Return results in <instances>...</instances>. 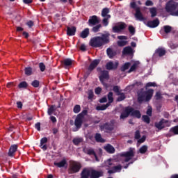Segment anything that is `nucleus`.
Listing matches in <instances>:
<instances>
[{"label":"nucleus","instance_id":"obj_4","mask_svg":"<svg viewBox=\"0 0 178 178\" xmlns=\"http://www.w3.org/2000/svg\"><path fill=\"white\" fill-rule=\"evenodd\" d=\"M115 123L116 121L115 120H111L110 122H105L104 124L99 126L101 131H104V133H112L115 130Z\"/></svg>","mask_w":178,"mask_h":178},{"label":"nucleus","instance_id":"obj_24","mask_svg":"<svg viewBox=\"0 0 178 178\" xmlns=\"http://www.w3.org/2000/svg\"><path fill=\"white\" fill-rule=\"evenodd\" d=\"M90 35V29L86 28L82 32L80 33L81 38H87Z\"/></svg>","mask_w":178,"mask_h":178},{"label":"nucleus","instance_id":"obj_60","mask_svg":"<svg viewBox=\"0 0 178 178\" xmlns=\"http://www.w3.org/2000/svg\"><path fill=\"white\" fill-rule=\"evenodd\" d=\"M101 91H102V88H101L99 87L96 88L95 90V94H97V95H99V94H101Z\"/></svg>","mask_w":178,"mask_h":178},{"label":"nucleus","instance_id":"obj_30","mask_svg":"<svg viewBox=\"0 0 178 178\" xmlns=\"http://www.w3.org/2000/svg\"><path fill=\"white\" fill-rule=\"evenodd\" d=\"M108 106H111L109 103H107L106 104H102V106H97L96 107L97 111H105Z\"/></svg>","mask_w":178,"mask_h":178},{"label":"nucleus","instance_id":"obj_48","mask_svg":"<svg viewBox=\"0 0 178 178\" xmlns=\"http://www.w3.org/2000/svg\"><path fill=\"white\" fill-rule=\"evenodd\" d=\"M81 111V106L79 104H76L73 108L74 113H79Z\"/></svg>","mask_w":178,"mask_h":178},{"label":"nucleus","instance_id":"obj_41","mask_svg":"<svg viewBox=\"0 0 178 178\" xmlns=\"http://www.w3.org/2000/svg\"><path fill=\"white\" fill-rule=\"evenodd\" d=\"M128 31L130 33L131 35H134L136 34V28L132 25H129L128 27Z\"/></svg>","mask_w":178,"mask_h":178},{"label":"nucleus","instance_id":"obj_63","mask_svg":"<svg viewBox=\"0 0 178 178\" xmlns=\"http://www.w3.org/2000/svg\"><path fill=\"white\" fill-rule=\"evenodd\" d=\"M155 98L156 99H161V92H156V95H155Z\"/></svg>","mask_w":178,"mask_h":178},{"label":"nucleus","instance_id":"obj_47","mask_svg":"<svg viewBox=\"0 0 178 178\" xmlns=\"http://www.w3.org/2000/svg\"><path fill=\"white\" fill-rule=\"evenodd\" d=\"M29 84L26 81H22L18 85V88H27Z\"/></svg>","mask_w":178,"mask_h":178},{"label":"nucleus","instance_id":"obj_15","mask_svg":"<svg viewBox=\"0 0 178 178\" xmlns=\"http://www.w3.org/2000/svg\"><path fill=\"white\" fill-rule=\"evenodd\" d=\"M129 110L131 111L130 115L133 118H136L137 119L141 118V113L138 110H135L134 108L129 106Z\"/></svg>","mask_w":178,"mask_h":178},{"label":"nucleus","instance_id":"obj_3","mask_svg":"<svg viewBox=\"0 0 178 178\" xmlns=\"http://www.w3.org/2000/svg\"><path fill=\"white\" fill-rule=\"evenodd\" d=\"M165 10L171 16H178V3L173 0L169 1L166 3Z\"/></svg>","mask_w":178,"mask_h":178},{"label":"nucleus","instance_id":"obj_2","mask_svg":"<svg viewBox=\"0 0 178 178\" xmlns=\"http://www.w3.org/2000/svg\"><path fill=\"white\" fill-rule=\"evenodd\" d=\"M152 95H154V89H149L147 91L141 89L138 92L137 101L139 104L149 102L152 99Z\"/></svg>","mask_w":178,"mask_h":178},{"label":"nucleus","instance_id":"obj_26","mask_svg":"<svg viewBox=\"0 0 178 178\" xmlns=\"http://www.w3.org/2000/svg\"><path fill=\"white\" fill-rule=\"evenodd\" d=\"M95 140L96 143H105V139L102 138V136L99 133L95 135Z\"/></svg>","mask_w":178,"mask_h":178},{"label":"nucleus","instance_id":"obj_61","mask_svg":"<svg viewBox=\"0 0 178 178\" xmlns=\"http://www.w3.org/2000/svg\"><path fill=\"white\" fill-rule=\"evenodd\" d=\"M146 113H147V116H152V107L149 108L147 110Z\"/></svg>","mask_w":178,"mask_h":178},{"label":"nucleus","instance_id":"obj_34","mask_svg":"<svg viewBox=\"0 0 178 178\" xmlns=\"http://www.w3.org/2000/svg\"><path fill=\"white\" fill-rule=\"evenodd\" d=\"M117 95H120L117 98L118 102H122V101H124V99H126V95H124V92L118 93Z\"/></svg>","mask_w":178,"mask_h":178},{"label":"nucleus","instance_id":"obj_45","mask_svg":"<svg viewBox=\"0 0 178 178\" xmlns=\"http://www.w3.org/2000/svg\"><path fill=\"white\" fill-rule=\"evenodd\" d=\"M148 151V147L147 145H143L139 149L140 154H145Z\"/></svg>","mask_w":178,"mask_h":178},{"label":"nucleus","instance_id":"obj_33","mask_svg":"<svg viewBox=\"0 0 178 178\" xmlns=\"http://www.w3.org/2000/svg\"><path fill=\"white\" fill-rule=\"evenodd\" d=\"M83 138H74L72 140V143L74 145H79L81 143H83Z\"/></svg>","mask_w":178,"mask_h":178},{"label":"nucleus","instance_id":"obj_21","mask_svg":"<svg viewBox=\"0 0 178 178\" xmlns=\"http://www.w3.org/2000/svg\"><path fill=\"white\" fill-rule=\"evenodd\" d=\"M76 30H77V28H76V26H71V27L67 26V35H69V37L75 35Z\"/></svg>","mask_w":178,"mask_h":178},{"label":"nucleus","instance_id":"obj_38","mask_svg":"<svg viewBox=\"0 0 178 178\" xmlns=\"http://www.w3.org/2000/svg\"><path fill=\"white\" fill-rule=\"evenodd\" d=\"M109 19H111V15H107V17H104V18L102 20L103 25L106 27L108 24H109Z\"/></svg>","mask_w":178,"mask_h":178},{"label":"nucleus","instance_id":"obj_16","mask_svg":"<svg viewBox=\"0 0 178 178\" xmlns=\"http://www.w3.org/2000/svg\"><path fill=\"white\" fill-rule=\"evenodd\" d=\"M126 29V24L122 23L120 25H115L113 27V33H120L122 30H124Z\"/></svg>","mask_w":178,"mask_h":178},{"label":"nucleus","instance_id":"obj_49","mask_svg":"<svg viewBox=\"0 0 178 178\" xmlns=\"http://www.w3.org/2000/svg\"><path fill=\"white\" fill-rule=\"evenodd\" d=\"M151 13V17H155L157 15L156 8H151L149 10Z\"/></svg>","mask_w":178,"mask_h":178},{"label":"nucleus","instance_id":"obj_35","mask_svg":"<svg viewBox=\"0 0 178 178\" xmlns=\"http://www.w3.org/2000/svg\"><path fill=\"white\" fill-rule=\"evenodd\" d=\"M137 67H138V63L136 62L131 66L129 70L128 71V73L136 72V70L137 69Z\"/></svg>","mask_w":178,"mask_h":178},{"label":"nucleus","instance_id":"obj_18","mask_svg":"<svg viewBox=\"0 0 178 178\" xmlns=\"http://www.w3.org/2000/svg\"><path fill=\"white\" fill-rule=\"evenodd\" d=\"M100 62L101 60L99 59L93 60L92 62L90 64L88 70H89V72H92V70H94V69H95V67L99 65Z\"/></svg>","mask_w":178,"mask_h":178},{"label":"nucleus","instance_id":"obj_23","mask_svg":"<svg viewBox=\"0 0 178 178\" xmlns=\"http://www.w3.org/2000/svg\"><path fill=\"white\" fill-rule=\"evenodd\" d=\"M104 149L108 152V154H115V147H113L111 144H107L104 147Z\"/></svg>","mask_w":178,"mask_h":178},{"label":"nucleus","instance_id":"obj_64","mask_svg":"<svg viewBox=\"0 0 178 178\" xmlns=\"http://www.w3.org/2000/svg\"><path fill=\"white\" fill-rule=\"evenodd\" d=\"M15 86H16V85L13 82H10V83H7L8 88H12V87H15Z\"/></svg>","mask_w":178,"mask_h":178},{"label":"nucleus","instance_id":"obj_10","mask_svg":"<svg viewBox=\"0 0 178 178\" xmlns=\"http://www.w3.org/2000/svg\"><path fill=\"white\" fill-rule=\"evenodd\" d=\"M81 115H78L74 121V125L76 127V130H73V131H77L79 129H81V126H83V118H81Z\"/></svg>","mask_w":178,"mask_h":178},{"label":"nucleus","instance_id":"obj_42","mask_svg":"<svg viewBox=\"0 0 178 178\" xmlns=\"http://www.w3.org/2000/svg\"><path fill=\"white\" fill-rule=\"evenodd\" d=\"M117 45L118 47H126V45H127V40H118Z\"/></svg>","mask_w":178,"mask_h":178},{"label":"nucleus","instance_id":"obj_11","mask_svg":"<svg viewBox=\"0 0 178 178\" xmlns=\"http://www.w3.org/2000/svg\"><path fill=\"white\" fill-rule=\"evenodd\" d=\"M168 120L162 118L159 122H155L154 126L159 131L163 130L165 129V123H168Z\"/></svg>","mask_w":178,"mask_h":178},{"label":"nucleus","instance_id":"obj_20","mask_svg":"<svg viewBox=\"0 0 178 178\" xmlns=\"http://www.w3.org/2000/svg\"><path fill=\"white\" fill-rule=\"evenodd\" d=\"M54 165L56 166V168H65L67 166V161L64 158L59 162L54 161Z\"/></svg>","mask_w":178,"mask_h":178},{"label":"nucleus","instance_id":"obj_6","mask_svg":"<svg viewBox=\"0 0 178 178\" xmlns=\"http://www.w3.org/2000/svg\"><path fill=\"white\" fill-rule=\"evenodd\" d=\"M81 169V163L74 161H70V167L68 168L69 175H74V173H79Z\"/></svg>","mask_w":178,"mask_h":178},{"label":"nucleus","instance_id":"obj_43","mask_svg":"<svg viewBox=\"0 0 178 178\" xmlns=\"http://www.w3.org/2000/svg\"><path fill=\"white\" fill-rule=\"evenodd\" d=\"M113 169L115 173L122 172V165L119 164L118 165L114 166L112 168Z\"/></svg>","mask_w":178,"mask_h":178},{"label":"nucleus","instance_id":"obj_25","mask_svg":"<svg viewBox=\"0 0 178 178\" xmlns=\"http://www.w3.org/2000/svg\"><path fill=\"white\" fill-rule=\"evenodd\" d=\"M122 156L133 158L134 157V152L133 149L130 148L129 151L122 154Z\"/></svg>","mask_w":178,"mask_h":178},{"label":"nucleus","instance_id":"obj_54","mask_svg":"<svg viewBox=\"0 0 178 178\" xmlns=\"http://www.w3.org/2000/svg\"><path fill=\"white\" fill-rule=\"evenodd\" d=\"M47 143H48V138L47 137H44L40 140V145H44Z\"/></svg>","mask_w":178,"mask_h":178},{"label":"nucleus","instance_id":"obj_5","mask_svg":"<svg viewBox=\"0 0 178 178\" xmlns=\"http://www.w3.org/2000/svg\"><path fill=\"white\" fill-rule=\"evenodd\" d=\"M130 6L136 11L135 17L136 20H139V22H145V20H147V19L144 17V15H143V13H141V8L137 6L136 2H131Z\"/></svg>","mask_w":178,"mask_h":178},{"label":"nucleus","instance_id":"obj_8","mask_svg":"<svg viewBox=\"0 0 178 178\" xmlns=\"http://www.w3.org/2000/svg\"><path fill=\"white\" fill-rule=\"evenodd\" d=\"M88 24V26H90V27H92L94 26H97V24H99V19H98V17L97 15L90 17Z\"/></svg>","mask_w":178,"mask_h":178},{"label":"nucleus","instance_id":"obj_36","mask_svg":"<svg viewBox=\"0 0 178 178\" xmlns=\"http://www.w3.org/2000/svg\"><path fill=\"white\" fill-rule=\"evenodd\" d=\"M107 98L108 100V104H109V105H111V104H112V102H113V92H109L107 95Z\"/></svg>","mask_w":178,"mask_h":178},{"label":"nucleus","instance_id":"obj_14","mask_svg":"<svg viewBox=\"0 0 178 178\" xmlns=\"http://www.w3.org/2000/svg\"><path fill=\"white\" fill-rule=\"evenodd\" d=\"M147 26V27H150V29H155V27H158L159 26V19L156 18L152 21H148Z\"/></svg>","mask_w":178,"mask_h":178},{"label":"nucleus","instance_id":"obj_13","mask_svg":"<svg viewBox=\"0 0 178 178\" xmlns=\"http://www.w3.org/2000/svg\"><path fill=\"white\" fill-rule=\"evenodd\" d=\"M17 148H19V145L14 144L12 145L8 150V156H10V158H13L15 155L16 154V151H17Z\"/></svg>","mask_w":178,"mask_h":178},{"label":"nucleus","instance_id":"obj_55","mask_svg":"<svg viewBox=\"0 0 178 178\" xmlns=\"http://www.w3.org/2000/svg\"><path fill=\"white\" fill-rule=\"evenodd\" d=\"M147 139V137L145 136H143L142 138L140 139H138V144H143Z\"/></svg>","mask_w":178,"mask_h":178},{"label":"nucleus","instance_id":"obj_17","mask_svg":"<svg viewBox=\"0 0 178 178\" xmlns=\"http://www.w3.org/2000/svg\"><path fill=\"white\" fill-rule=\"evenodd\" d=\"M131 110H130V106H127L125 108L124 111H123L120 116V119H126L130 116V113Z\"/></svg>","mask_w":178,"mask_h":178},{"label":"nucleus","instance_id":"obj_40","mask_svg":"<svg viewBox=\"0 0 178 178\" xmlns=\"http://www.w3.org/2000/svg\"><path fill=\"white\" fill-rule=\"evenodd\" d=\"M101 27H102V25H101V24H97L96 26L95 25V26H93L92 28V31L93 33H98V31H99Z\"/></svg>","mask_w":178,"mask_h":178},{"label":"nucleus","instance_id":"obj_1","mask_svg":"<svg viewBox=\"0 0 178 178\" xmlns=\"http://www.w3.org/2000/svg\"><path fill=\"white\" fill-rule=\"evenodd\" d=\"M111 33L105 32L100 33V36H95L92 38L89 42V45L92 48H102L104 45H106L111 42Z\"/></svg>","mask_w":178,"mask_h":178},{"label":"nucleus","instance_id":"obj_37","mask_svg":"<svg viewBox=\"0 0 178 178\" xmlns=\"http://www.w3.org/2000/svg\"><path fill=\"white\" fill-rule=\"evenodd\" d=\"M142 120L145 123H147V124H149V123H151V118H149L148 115H143Z\"/></svg>","mask_w":178,"mask_h":178},{"label":"nucleus","instance_id":"obj_9","mask_svg":"<svg viewBox=\"0 0 178 178\" xmlns=\"http://www.w3.org/2000/svg\"><path fill=\"white\" fill-rule=\"evenodd\" d=\"M165 55H166V49L163 47H159L155 50L153 57L156 58V56H159V58H162Z\"/></svg>","mask_w":178,"mask_h":178},{"label":"nucleus","instance_id":"obj_32","mask_svg":"<svg viewBox=\"0 0 178 178\" xmlns=\"http://www.w3.org/2000/svg\"><path fill=\"white\" fill-rule=\"evenodd\" d=\"M63 64H64V66H72L73 65V60L70 58H66L63 60Z\"/></svg>","mask_w":178,"mask_h":178},{"label":"nucleus","instance_id":"obj_50","mask_svg":"<svg viewBox=\"0 0 178 178\" xmlns=\"http://www.w3.org/2000/svg\"><path fill=\"white\" fill-rule=\"evenodd\" d=\"M31 86H33L35 88H38L40 87V81L38 80H34L31 83Z\"/></svg>","mask_w":178,"mask_h":178},{"label":"nucleus","instance_id":"obj_56","mask_svg":"<svg viewBox=\"0 0 178 178\" xmlns=\"http://www.w3.org/2000/svg\"><path fill=\"white\" fill-rule=\"evenodd\" d=\"M146 87H156V83H155V82H148L146 84Z\"/></svg>","mask_w":178,"mask_h":178},{"label":"nucleus","instance_id":"obj_19","mask_svg":"<svg viewBox=\"0 0 178 178\" xmlns=\"http://www.w3.org/2000/svg\"><path fill=\"white\" fill-rule=\"evenodd\" d=\"M118 66H119V63L115 62L113 63V62L110 61L106 63V69H107V70H113V69H118Z\"/></svg>","mask_w":178,"mask_h":178},{"label":"nucleus","instance_id":"obj_27","mask_svg":"<svg viewBox=\"0 0 178 178\" xmlns=\"http://www.w3.org/2000/svg\"><path fill=\"white\" fill-rule=\"evenodd\" d=\"M84 152L85 154H87V155H95L97 153H95V151L94 150V149L90 147V148H87L86 149H84Z\"/></svg>","mask_w":178,"mask_h":178},{"label":"nucleus","instance_id":"obj_39","mask_svg":"<svg viewBox=\"0 0 178 178\" xmlns=\"http://www.w3.org/2000/svg\"><path fill=\"white\" fill-rule=\"evenodd\" d=\"M170 133H173L175 136H178V125L170 129Z\"/></svg>","mask_w":178,"mask_h":178},{"label":"nucleus","instance_id":"obj_22","mask_svg":"<svg viewBox=\"0 0 178 178\" xmlns=\"http://www.w3.org/2000/svg\"><path fill=\"white\" fill-rule=\"evenodd\" d=\"M106 54L110 59H113V58H115V56L118 55V51H116L115 50H113L111 48H108L106 49Z\"/></svg>","mask_w":178,"mask_h":178},{"label":"nucleus","instance_id":"obj_62","mask_svg":"<svg viewBox=\"0 0 178 178\" xmlns=\"http://www.w3.org/2000/svg\"><path fill=\"white\" fill-rule=\"evenodd\" d=\"M146 6H152L154 5V3L151 0H147L145 2Z\"/></svg>","mask_w":178,"mask_h":178},{"label":"nucleus","instance_id":"obj_52","mask_svg":"<svg viewBox=\"0 0 178 178\" xmlns=\"http://www.w3.org/2000/svg\"><path fill=\"white\" fill-rule=\"evenodd\" d=\"M39 68H40V72H45L46 66L44 64V63H39Z\"/></svg>","mask_w":178,"mask_h":178},{"label":"nucleus","instance_id":"obj_31","mask_svg":"<svg viewBox=\"0 0 178 178\" xmlns=\"http://www.w3.org/2000/svg\"><path fill=\"white\" fill-rule=\"evenodd\" d=\"M24 72L26 76H31V74H33V67H25Z\"/></svg>","mask_w":178,"mask_h":178},{"label":"nucleus","instance_id":"obj_28","mask_svg":"<svg viewBox=\"0 0 178 178\" xmlns=\"http://www.w3.org/2000/svg\"><path fill=\"white\" fill-rule=\"evenodd\" d=\"M131 66V63L127 62L125 63L120 68L121 72H126Z\"/></svg>","mask_w":178,"mask_h":178},{"label":"nucleus","instance_id":"obj_7","mask_svg":"<svg viewBox=\"0 0 178 178\" xmlns=\"http://www.w3.org/2000/svg\"><path fill=\"white\" fill-rule=\"evenodd\" d=\"M99 79L104 87L108 88V83L105 82V80H109V72L106 70L102 71Z\"/></svg>","mask_w":178,"mask_h":178},{"label":"nucleus","instance_id":"obj_53","mask_svg":"<svg viewBox=\"0 0 178 178\" xmlns=\"http://www.w3.org/2000/svg\"><path fill=\"white\" fill-rule=\"evenodd\" d=\"M141 138V134H140V130H137L135 132V139L136 140H140Z\"/></svg>","mask_w":178,"mask_h":178},{"label":"nucleus","instance_id":"obj_58","mask_svg":"<svg viewBox=\"0 0 178 178\" xmlns=\"http://www.w3.org/2000/svg\"><path fill=\"white\" fill-rule=\"evenodd\" d=\"M87 110H83L82 112L78 115H81V118L84 119V116H86V115H87Z\"/></svg>","mask_w":178,"mask_h":178},{"label":"nucleus","instance_id":"obj_44","mask_svg":"<svg viewBox=\"0 0 178 178\" xmlns=\"http://www.w3.org/2000/svg\"><path fill=\"white\" fill-rule=\"evenodd\" d=\"M163 30H164V33H165V34H169V33H170V31H172V26H170L169 25H165L163 26Z\"/></svg>","mask_w":178,"mask_h":178},{"label":"nucleus","instance_id":"obj_46","mask_svg":"<svg viewBox=\"0 0 178 178\" xmlns=\"http://www.w3.org/2000/svg\"><path fill=\"white\" fill-rule=\"evenodd\" d=\"M56 110V108H55L54 105L51 106L50 108H49L48 111H47L48 115H49L51 116V115H52V113H54V112H55Z\"/></svg>","mask_w":178,"mask_h":178},{"label":"nucleus","instance_id":"obj_57","mask_svg":"<svg viewBox=\"0 0 178 178\" xmlns=\"http://www.w3.org/2000/svg\"><path fill=\"white\" fill-rule=\"evenodd\" d=\"M26 26H28V27H29V29H31V27H33V26H34V22L29 20L26 23Z\"/></svg>","mask_w":178,"mask_h":178},{"label":"nucleus","instance_id":"obj_51","mask_svg":"<svg viewBox=\"0 0 178 178\" xmlns=\"http://www.w3.org/2000/svg\"><path fill=\"white\" fill-rule=\"evenodd\" d=\"M113 91L115 93H117V95H118V94H120V87H119L118 86H114L113 88Z\"/></svg>","mask_w":178,"mask_h":178},{"label":"nucleus","instance_id":"obj_29","mask_svg":"<svg viewBox=\"0 0 178 178\" xmlns=\"http://www.w3.org/2000/svg\"><path fill=\"white\" fill-rule=\"evenodd\" d=\"M109 12H110L109 8H103L102 10V17H108V16H111V15L108 14Z\"/></svg>","mask_w":178,"mask_h":178},{"label":"nucleus","instance_id":"obj_59","mask_svg":"<svg viewBox=\"0 0 178 178\" xmlns=\"http://www.w3.org/2000/svg\"><path fill=\"white\" fill-rule=\"evenodd\" d=\"M35 129H37L38 131H41V123L38 122L35 124Z\"/></svg>","mask_w":178,"mask_h":178},{"label":"nucleus","instance_id":"obj_12","mask_svg":"<svg viewBox=\"0 0 178 178\" xmlns=\"http://www.w3.org/2000/svg\"><path fill=\"white\" fill-rule=\"evenodd\" d=\"M122 55L133 56L134 55V49L130 46L125 47L122 50Z\"/></svg>","mask_w":178,"mask_h":178}]
</instances>
